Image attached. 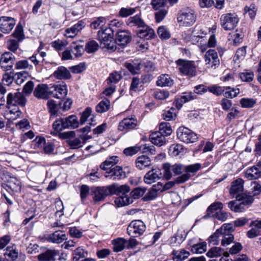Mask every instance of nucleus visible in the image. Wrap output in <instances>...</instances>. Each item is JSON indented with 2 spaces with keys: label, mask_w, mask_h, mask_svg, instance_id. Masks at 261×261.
Returning a JSON list of instances; mask_svg holds the SVG:
<instances>
[{
  "label": "nucleus",
  "mask_w": 261,
  "mask_h": 261,
  "mask_svg": "<svg viewBox=\"0 0 261 261\" xmlns=\"http://www.w3.org/2000/svg\"><path fill=\"white\" fill-rule=\"evenodd\" d=\"M26 102L25 96L20 92H10L8 94L7 107L10 110V114L12 115L10 119L15 120L20 117L21 112L18 106L24 107Z\"/></svg>",
  "instance_id": "1"
},
{
  "label": "nucleus",
  "mask_w": 261,
  "mask_h": 261,
  "mask_svg": "<svg viewBox=\"0 0 261 261\" xmlns=\"http://www.w3.org/2000/svg\"><path fill=\"white\" fill-rule=\"evenodd\" d=\"M115 30L111 28H102L97 32V39L100 42L101 47L108 50L114 51L116 46L112 42Z\"/></svg>",
  "instance_id": "2"
},
{
  "label": "nucleus",
  "mask_w": 261,
  "mask_h": 261,
  "mask_svg": "<svg viewBox=\"0 0 261 261\" xmlns=\"http://www.w3.org/2000/svg\"><path fill=\"white\" fill-rule=\"evenodd\" d=\"M177 19L179 25L190 27L195 22L196 16L193 10L187 7L179 12Z\"/></svg>",
  "instance_id": "3"
},
{
  "label": "nucleus",
  "mask_w": 261,
  "mask_h": 261,
  "mask_svg": "<svg viewBox=\"0 0 261 261\" xmlns=\"http://www.w3.org/2000/svg\"><path fill=\"white\" fill-rule=\"evenodd\" d=\"M180 73L189 77H194L197 74L196 66L193 61L178 59L176 61Z\"/></svg>",
  "instance_id": "4"
},
{
  "label": "nucleus",
  "mask_w": 261,
  "mask_h": 261,
  "mask_svg": "<svg viewBox=\"0 0 261 261\" xmlns=\"http://www.w3.org/2000/svg\"><path fill=\"white\" fill-rule=\"evenodd\" d=\"M114 188V186L106 187H93L91 188L90 193L95 203L103 201L107 196L112 195Z\"/></svg>",
  "instance_id": "5"
},
{
  "label": "nucleus",
  "mask_w": 261,
  "mask_h": 261,
  "mask_svg": "<svg viewBox=\"0 0 261 261\" xmlns=\"http://www.w3.org/2000/svg\"><path fill=\"white\" fill-rule=\"evenodd\" d=\"M177 137L179 140L186 143H193L198 140L196 134L189 128L185 126H180L176 132Z\"/></svg>",
  "instance_id": "6"
},
{
  "label": "nucleus",
  "mask_w": 261,
  "mask_h": 261,
  "mask_svg": "<svg viewBox=\"0 0 261 261\" xmlns=\"http://www.w3.org/2000/svg\"><path fill=\"white\" fill-rule=\"evenodd\" d=\"M234 228L231 223L224 224L220 228L221 231V245L226 246L231 243L234 240V236L232 232Z\"/></svg>",
  "instance_id": "7"
},
{
  "label": "nucleus",
  "mask_w": 261,
  "mask_h": 261,
  "mask_svg": "<svg viewBox=\"0 0 261 261\" xmlns=\"http://www.w3.org/2000/svg\"><path fill=\"white\" fill-rule=\"evenodd\" d=\"M146 226L144 222L140 220H134L129 224L127 231L128 235L135 238L138 237L144 232Z\"/></svg>",
  "instance_id": "8"
},
{
  "label": "nucleus",
  "mask_w": 261,
  "mask_h": 261,
  "mask_svg": "<svg viewBox=\"0 0 261 261\" xmlns=\"http://www.w3.org/2000/svg\"><path fill=\"white\" fill-rule=\"evenodd\" d=\"M220 20L222 28L226 31H229L236 28L239 18L234 14L227 13L221 15Z\"/></svg>",
  "instance_id": "9"
},
{
  "label": "nucleus",
  "mask_w": 261,
  "mask_h": 261,
  "mask_svg": "<svg viewBox=\"0 0 261 261\" xmlns=\"http://www.w3.org/2000/svg\"><path fill=\"white\" fill-rule=\"evenodd\" d=\"M67 92L66 84L62 82L60 84L50 87V97H52L58 99H62L67 95Z\"/></svg>",
  "instance_id": "10"
},
{
  "label": "nucleus",
  "mask_w": 261,
  "mask_h": 261,
  "mask_svg": "<svg viewBox=\"0 0 261 261\" xmlns=\"http://www.w3.org/2000/svg\"><path fill=\"white\" fill-rule=\"evenodd\" d=\"M137 125L138 121L136 117H126L119 122L118 129L119 131L126 133L135 129Z\"/></svg>",
  "instance_id": "11"
},
{
  "label": "nucleus",
  "mask_w": 261,
  "mask_h": 261,
  "mask_svg": "<svg viewBox=\"0 0 261 261\" xmlns=\"http://www.w3.org/2000/svg\"><path fill=\"white\" fill-rule=\"evenodd\" d=\"M201 164L196 163L187 166L185 168L186 173L178 176L176 179V182L177 184L183 183L188 180L191 177V173H195L198 171L201 168Z\"/></svg>",
  "instance_id": "12"
},
{
  "label": "nucleus",
  "mask_w": 261,
  "mask_h": 261,
  "mask_svg": "<svg viewBox=\"0 0 261 261\" xmlns=\"http://www.w3.org/2000/svg\"><path fill=\"white\" fill-rule=\"evenodd\" d=\"M205 64L208 68H216L220 64L217 53L214 49H209L204 55Z\"/></svg>",
  "instance_id": "13"
},
{
  "label": "nucleus",
  "mask_w": 261,
  "mask_h": 261,
  "mask_svg": "<svg viewBox=\"0 0 261 261\" xmlns=\"http://www.w3.org/2000/svg\"><path fill=\"white\" fill-rule=\"evenodd\" d=\"M15 60L14 56L10 52L3 54L1 58L0 64L2 69L6 71H11Z\"/></svg>",
  "instance_id": "14"
},
{
  "label": "nucleus",
  "mask_w": 261,
  "mask_h": 261,
  "mask_svg": "<svg viewBox=\"0 0 261 261\" xmlns=\"http://www.w3.org/2000/svg\"><path fill=\"white\" fill-rule=\"evenodd\" d=\"M15 23L14 18L2 16L0 17V30L4 33H8L13 29Z\"/></svg>",
  "instance_id": "15"
},
{
  "label": "nucleus",
  "mask_w": 261,
  "mask_h": 261,
  "mask_svg": "<svg viewBox=\"0 0 261 261\" xmlns=\"http://www.w3.org/2000/svg\"><path fill=\"white\" fill-rule=\"evenodd\" d=\"M105 176L111 180H118L124 178L125 176V173L121 167L116 166L111 168L109 171H107Z\"/></svg>",
  "instance_id": "16"
},
{
  "label": "nucleus",
  "mask_w": 261,
  "mask_h": 261,
  "mask_svg": "<svg viewBox=\"0 0 261 261\" xmlns=\"http://www.w3.org/2000/svg\"><path fill=\"white\" fill-rule=\"evenodd\" d=\"M33 94L38 99L47 100L49 98V87L47 84H40L35 88Z\"/></svg>",
  "instance_id": "17"
},
{
  "label": "nucleus",
  "mask_w": 261,
  "mask_h": 261,
  "mask_svg": "<svg viewBox=\"0 0 261 261\" xmlns=\"http://www.w3.org/2000/svg\"><path fill=\"white\" fill-rule=\"evenodd\" d=\"M162 175L160 169L158 168L152 169L146 173L144 177V181L145 184L151 185L159 180Z\"/></svg>",
  "instance_id": "18"
},
{
  "label": "nucleus",
  "mask_w": 261,
  "mask_h": 261,
  "mask_svg": "<svg viewBox=\"0 0 261 261\" xmlns=\"http://www.w3.org/2000/svg\"><path fill=\"white\" fill-rule=\"evenodd\" d=\"M244 180L240 178L232 182L229 193L233 198L241 195L240 193L244 190Z\"/></svg>",
  "instance_id": "19"
},
{
  "label": "nucleus",
  "mask_w": 261,
  "mask_h": 261,
  "mask_svg": "<svg viewBox=\"0 0 261 261\" xmlns=\"http://www.w3.org/2000/svg\"><path fill=\"white\" fill-rule=\"evenodd\" d=\"M250 226L252 228L247 232L249 238L252 239L261 235V219L252 221Z\"/></svg>",
  "instance_id": "20"
},
{
  "label": "nucleus",
  "mask_w": 261,
  "mask_h": 261,
  "mask_svg": "<svg viewBox=\"0 0 261 261\" xmlns=\"http://www.w3.org/2000/svg\"><path fill=\"white\" fill-rule=\"evenodd\" d=\"M137 34L139 37L146 40L152 38L155 35L154 30L145 23L137 30Z\"/></svg>",
  "instance_id": "21"
},
{
  "label": "nucleus",
  "mask_w": 261,
  "mask_h": 261,
  "mask_svg": "<svg viewBox=\"0 0 261 261\" xmlns=\"http://www.w3.org/2000/svg\"><path fill=\"white\" fill-rule=\"evenodd\" d=\"M131 40V36L127 31H119L116 35V42L119 45L124 46L127 44Z\"/></svg>",
  "instance_id": "22"
},
{
  "label": "nucleus",
  "mask_w": 261,
  "mask_h": 261,
  "mask_svg": "<svg viewBox=\"0 0 261 261\" xmlns=\"http://www.w3.org/2000/svg\"><path fill=\"white\" fill-rule=\"evenodd\" d=\"M58 80H68L71 77L69 70L64 66L58 67L51 75Z\"/></svg>",
  "instance_id": "23"
},
{
  "label": "nucleus",
  "mask_w": 261,
  "mask_h": 261,
  "mask_svg": "<svg viewBox=\"0 0 261 261\" xmlns=\"http://www.w3.org/2000/svg\"><path fill=\"white\" fill-rule=\"evenodd\" d=\"M84 27L85 23L82 21H79L71 28L66 29L64 35L67 38H73Z\"/></svg>",
  "instance_id": "24"
},
{
  "label": "nucleus",
  "mask_w": 261,
  "mask_h": 261,
  "mask_svg": "<svg viewBox=\"0 0 261 261\" xmlns=\"http://www.w3.org/2000/svg\"><path fill=\"white\" fill-rule=\"evenodd\" d=\"M196 98L197 95L194 93L192 92H185L182 94V95L177 99L176 102V107L178 109H180L182 107L184 103L195 99Z\"/></svg>",
  "instance_id": "25"
},
{
  "label": "nucleus",
  "mask_w": 261,
  "mask_h": 261,
  "mask_svg": "<svg viewBox=\"0 0 261 261\" xmlns=\"http://www.w3.org/2000/svg\"><path fill=\"white\" fill-rule=\"evenodd\" d=\"M64 126L66 129H75L79 127L80 122L76 116L70 115L66 118H63Z\"/></svg>",
  "instance_id": "26"
},
{
  "label": "nucleus",
  "mask_w": 261,
  "mask_h": 261,
  "mask_svg": "<svg viewBox=\"0 0 261 261\" xmlns=\"http://www.w3.org/2000/svg\"><path fill=\"white\" fill-rule=\"evenodd\" d=\"M245 177L248 180H255L261 177V170L255 166L246 170L245 172Z\"/></svg>",
  "instance_id": "27"
},
{
  "label": "nucleus",
  "mask_w": 261,
  "mask_h": 261,
  "mask_svg": "<svg viewBox=\"0 0 261 261\" xmlns=\"http://www.w3.org/2000/svg\"><path fill=\"white\" fill-rule=\"evenodd\" d=\"M46 141L44 137H37L32 142V146L34 149H43L46 153H49V147L45 145Z\"/></svg>",
  "instance_id": "28"
},
{
  "label": "nucleus",
  "mask_w": 261,
  "mask_h": 261,
  "mask_svg": "<svg viewBox=\"0 0 261 261\" xmlns=\"http://www.w3.org/2000/svg\"><path fill=\"white\" fill-rule=\"evenodd\" d=\"M149 138L152 143L156 146H161L166 143L165 136L160 132L152 133Z\"/></svg>",
  "instance_id": "29"
},
{
  "label": "nucleus",
  "mask_w": 261,
  "mask_h": 261,
  "mask_svg": "<svg viewBox=\"0 0 261 261\" xmlns=\"http://www.w3.org/2000/svg\"><path fill=\"white\" fill-rule=\"evenodd\" d=\"M151 165V162L150 159L145 155L139 156L136 161V167L139 170L144 169L145 168L149 167Z\"/></svg>",
  "instance_id": "30"
},
{
  "label": "nucleus",
  "mask_w": 261,
  "mask_h": 261,
  "mask_svg": "<svg viewBox=\"0 0 261 261\" xmlns=\"http://www.w3.org/2000/svg\"><path fill=\"white\" fill-rule=\"evenodd\" d=\"M172 255V259L174 261H184L189 257L190 253L185 249H181L173 250Z\"/></svg>",
  "instance_id": "31"
},
{
  "label": "nucleus",
  "mask_w": 261,
  "mask_h": 261,
  "mask_svg": "<svg viewBox=\"0 0 261 261\" xmlns=\"http://www.w3.org/2000/svg\"><path fill=\"white\" fill-rule=\"evenodd\" d=\"M156 84L161 87L171 86L173 84V81L169 75L162 74L159 77Z\"/></svg>",
  "instance_id": "32"
},
{
  "label": "nucleus",
  "mask_w": 261,
  "mask_h": 261,
  "mask_svg": "<svg viewBox=\"0 0 261 261\" xmlns=\"http://www.w3.org/2000/svg\"><path fill=\"white\" fill-rule=\"evenodd\" d=\"M66 239L65 233L61 230H57L50 235V241L57 244L62 243Z\"/></svg>",
  "instance_id": "33"
},
{
  "label": "nucleus",
  "mask_w": 261,
  "mask_h": 261,
  "mask_svg": "<svg viewBox=\"0 0 261 261\" xmlns=\"http://www.w3.org/2000/svg\"><path fill=\"white\" fill-rule=\"evenodd\" d=\"M127 24L129 27H137L138 29L143 26L145 24L144 21L141 18L140 16L136 15L133 17H129L127 21Z\"/></svg>",
  "instance_id": "34"
},
{
  "label": "nucleus",
  "mask_w": 261,
  "mask_h": 261,
  "mask_svg": "<svg viewBox=\"0 0 261 261\" xmlns=\"http://www.w3.org/2000/svg\"><path fill=\"white\" fill-rule=\"evenodd\" d=\"M88 255V252L85 251L82 247H79L77 248L73 254V261H84L85 258Z\"/></svg>",
  "instance_id": "35"
},
{
  "label": "nucleus",
  "mask_w": 261,
  "mask_h": 261,
  "mask_svg": "<svg viewBox=\"0 0 261 261\" xmlns=\"http://www.w3.org/2000/svg\"><path fill=\"white\" fill-rule=\"evenodd\" d=\"M110 101L105 98L100 101L96 106V111L99 113H105L110 109Z\"/></svg>",
  "instance_id": "36"
},
{
  "label": "nucleus",
  "mask_w": 261,
  "mask_h": 261,
  "mask_svg": "<svg viewBox=\"0 0 261 261\" xmlns=\"http://www.w3.org/2000/svg\"><path fill=\"white\" fill-rule=\"evenodd\" d=\"M111 186H114V188L113 192L112 194H118L120 195H127L130 191V188L129 186L127 185H121L118 186L116 184H113Z\"/></svg>",
  "instance_id": "37"
},
{
  "label": "nucleus",
  "mask_w": 261,
  "mask_h": 261,
  "mask_svg": "<svg viewBox=\"0 0 261 261\" xmlns=\"http://www.w3.org/2000/svg\"><path fill=\"white\" fill-rule=\"evenodd\" d=\"M118 161L117 156H110L100 165V167L103 170H107L109 168V166H113L118 162Z\"/></svg>",
  "instance_id": "38"
},
{
  "label": "nucleus",
  "mask_w": 261,
  "mask_h": 261,
  "mask_svg": "<svg viewBox=\"0 0 261 261\" xmlns=\"http://www.w3.org/2000/svg\"><path fill=\"white\" fill-rule=\"evenodd\" d=\"M82 141L83 143L85 142V137L83 136H80L79 138L69 140L68 143L71 149H77L82 146Z\"/></svg>",
  "instance_id": "39"
},
{
  "label": "nucleus",
  "mask_w": 261,
  "mask_h": 261,
  "mask_svg": "<svg viewBox=\"0 0 261 261\" xmlns=\"http://www.w3.org/2000/svg\"><path fill=\"white\" fill-rule=\"evenodd\" d=\"M236 199L238 201H241L245 207L252 204L254 201L253 196L245 193L237 196Z\"/></svg>",
  "instance_id": "40"
},
{
  "label": "nucleus",
  "mask_w": 261,
  "mask_h": 261,
  "mask_svg": "<svg viewBox=\"0 0 261 261\" xmlns=\"http://www.w3.org/2000/svg\"><path fill=\"white\" fill-rule=\"evenodd\" d=\"M185 149L183 146L180 144H173L169 148V153L172 156H177L183 154Z\"/></svg>",
  "instance_id": "41"
},
{
  "label": "nucleus",
  "mask_w": 261,
  "mask_h": 261,
  "mask_svg": "<svg viewBox=\"0 0 261 261\" xmlns=\"http://www.w3.org/2000/svg\"><path fill=\"white\" fill-rule=\"evenodd\" d=\"M223 253L226 257L228 256V253L227 252L224 253L223 250L220 247H214L209 250L206 255L209 257L213 258L220 256Z\"/></svg>",
  "instance_id": "42"
},
{
  "label": "nucleus",
  "mask_w": 261,
  "mask_h": 261,
  "mask_svg": "<svg viewBox=\"0 0 261 261\" xmlns=\"http://www.w3.org/2000/svg\"><path fill=\"white\" fill-rule=\"evenodd\" d=\"M127 241L123 238H118L114 241L113 250L118 252L123 250L126 246Z\"/></svg>",
  "instance_id": "43"
},
{
  "label": "nucleus",
  "mask_w": 261,
  "mask_h": 261,
  "mask_svg": "<svg viewBox=\"0 0 261 261\" xmlns=\"http://www.w3.org/2000/svg\"><path fill=\"white\" fill-rule=\"evenodd\" d=\"M238 200L236 201H231L228 203V207L229 208L234 211L236 213L242 212L244 211L246 207L243 205V204L241 202H238Z\"/></svg>",
  "instance_id": "44"
},
{
  "label": "nucleus",
  "mask_w": 261,
  "mask_h": 261,
  "mask_svg": "<svg viewBox=\"0 0 261 261\" xmlns=\"http://www.w3.org/2000/svg\"><path fill=\"white\" fill-rule=\"evenodd\" d=\"M184 240L185 238L183 237L182 232L178 230L174 236L171 238L170 243L172 246H178Z\"/></svg>",
  "instance_id": "45"
},
{
  "label": "nucleus",
  "mask_w": 261,
  "mask_h": 261,
  "mask_svg": "<svg viewBox=\"0 0 261 261\" xmlns=\"http://www.w3.org/2000/svg\"><path fill=\"white\" fill-rule=\"evenodd\" d=\"M224 89L223 95L226 98H232L236 97L240 93V89L238 88L226 87H224Z\"/></svg>",
  "instance_id": "46"
},
{
  "label": "nucleus",
  "mask_w": 261,
  "mask_h": 261,
  "mask_svg": "<svg viewBox=\"0 0 261 261\" xmlns=\"http://www.w3.org/2000/svg\"><path fill=\"white\" fill-rule=\"evenodd\" d=\"M221 232L220 228L213 234L211 235L208 239L209 244L212 245H218L220 241L221 240Z\"/></svg>",
  "instance_id": "47"
},
{
  "label": "nucleus",
  "mask_w": 261,
  "mask_h": 261,
  "mask_svg": "<svg viewBox=\"0 0 261 261\" xmlns=\"http://www.w3.org/2000/svg\"><path fill=\"white\" fill-rule=\"evenodd\" d=\"M124 67H126L132 74H137L140 69V63L135 62H126L124 63Z\"/></svg>",
  "instance_id": "48"
},
{
  "label": "nucleus",
  "mask_w": 261,
  "mask_h": 261,
  "mask_svg": "<svg viewBox=\"0 0 261 261\" xmlns=\"http://www.w3.org/2000/svg\"><path fill=\"white\" fill-rule=\"evenodd\" d=\"M206 250V244L205 242L194 244L191 247V251L193 253L201 254Z\"/></svg>",
  "instance_id": "49"
},
{
  "label": "nucleus",
  "mask_w": 261,
  "mask_h": 261,
  "mask_svg": "<svg viewBox=\"0 0 261 261\" xmlns=\"http://www.w3.org/2000/svg\"><path fill=\"white\" fill-rule=\"evenodd\" d=\"M223 208V204L221 202H215L211 204L207 209V215L208 216H213V213L217 210Z\"/></svg>",
  "instance_id": "50"
},
{
  "label": "nucleus",
  "mask_w": 261,
  "mask_h": 261,
  "mask_svg": "<svg viewBox=\"0 0 261 261\" xmlns=\"http://www.w3.org/2000/svg\"><path fill=\"white\" fill-rule=\"evenodd\" d=\"M146 191V188L138 187L134 189L129 195L134 199H138L143 196Z\"/></svg>",
  "instance_id": "51"
},
{
  "label": "nucleus",
  "mask_w": 261,
  "mask_h": 261,
  "mask_svg": "<svg viewBox=\"0 0 261 261\" xmlns=\"http://www.w3.org/2000/svg\"><path fill=\"white\" fill-rule=\"evenodd\" d=\"M106 22V18L102 17H99L95 20L93 21L90 24L91 28L94 30L104 28L103 27Z\"/></svg>",
  "instance_id": "52"
},
{
  "label": "nucleus",
  "mask_w": 261,
  "mask_h": 261,
  "mask_svg": "<svg viewBox=\"0 0 261 261\" xmlns=\"http://www.w3.org/2000/svg\"><path fill=\"white\" fill-rule=\"evenodd\" d=\"M161 236V232H156L153 235L151 233H149L143 237V240H148V244L147 245H151L155 243Z\"/></svg>",
  "instance_id": "53"
},
{
  "label": "nucleus",
  "mask_w": 261,
  "mask_h": 261,
  "mask_svg": "<svg viewBox=\"0 0 261 261\" xmlns=\"http://www.w3.org/2000/svg\"><path fill=\"white\" fill-rule=\"evenodd\" d=\"M160 132L165 136H168L172 133L171 125L167 122H162L159 126Z\"/></svg>",
  "instance_id": "54"
},
{
  "label": "nucleus",
  "mask_w": 261,
  "mask_h": 261,
  "mask_svg": "<svg viewBox=\"0 0 261 261\" xmlns=\"http://www.w3.org/2000/svg\"><path fill=\"white\" fill-rule=\"evenodd\" d=\"M53 128L57 133H59L63 129H66L64 126L63 118L57 119L53 124Z\"/></svg>",
  "instance_id": "55"
},
{
  "label": "nucleus",
  "mask_w": 261,
  "mask_h": 261,
  "mask_svg": "<svg viewBox=\"0 0 261 261\" xmlns=\"http://www.w3.org/2000/svg\"><path fill=\"white\" fill-rule=\"evenodd\" d=\"M240 103L243 108H251L256 103V100L253 98H243L240 100Z\"/></svg>",
  "instance_id": "56"
},
{
  "label": "nucleus",
  "mask_w": 261,
  "mask_h": 261,
  "mask_svg": "<svg viewBox=\"0 0 261 261\" xmlns=\"http://www.w3.org/2000/svg\"><path fill=\"white\" fill-rule=\"evenodd\" d=\"M5 254L10 257L12 260H15L17 257L18 252L15 246H9L7 248Z\"/></svg>",
  "instance_id": "57"
},
{
  "label": "nucleus",
  "mask_w": 261,
  "mask_h": 261,
  "mask_svg": "<svg viewBox=\"0 0 261 261\" xmlns=\"http://www.w3.org/2000/svg\"><path fill=\"white\" fill-rule=\"evenodd\" d=\"M207 91L210 92L211 93L217 95L219 96L223 94V92L225 91L224 87H222L221 86H219L218 85H215L207 87Z\"/></svg>",
  "instance_id": "58"
},
{
  "label": "nucleus",
  "mask_w": 261,
  "mask_h": 261,
  "mask_svg": "<svg viewBox=\"0 0 261 261\" xmlns=\"http://www.w3.org/2000/svg\"><path fill=\"white\" fill-rule=\"evenodd\" d=\"M98 46L95 41L91 40L87 43L85 48L88 53H93L98 49Z\"/></svg>",
  "instance_id": "59"
},
{
  "label": "nucleus",
  "mask_w": 261,
  "mask_h": 261,
  "mask_svg": "<svg viewBox=\"0 0 261 261\" xmlns=\"http://www.w3.org/2000/svg\"><path fill=\"white\" fill-rule=\"evenodd\" d=\"M157 33L159 37L163 39H167L170 37L169 32L164 26L159 27Z\"/></svg>",
  "instance_id": "60"
},
{
  "label": "nucleus",
  "mask_w": 261,
  "mask_h": 261,
  "mask_svg": "<svg viewBox=\"0 0 261 261\" xmlns=\"http://www.w3.org/2000/svg\"><path fill=\"white\" fill-rule=\"evenodd\" d=\"M175 109L171 108L168 111H165L162 114L163 118L166 121H170L173 119L175 117Z\"/></svg>",
  "instance_id": "61"
},
{
  "label": "nucleus",
  "mask_w": 261,
  "mask_h": 261,
  "mask_svg": "<svg viewBox=\"0 0 261 261\" xmlns=\"http://www.w3.org/2000/svg\"><path fill=\"white\" fill-rule=\"evenodd\" d=\"M92 112V109L88 107L81 113L80 120L81 124H83L86 122L88 118L91 116Z\"/></svg>",
  "instance_id": "62"
},
{
  "label": "nucleus",
  "mask_w": 261,
  "mask_h": 261,
  "mask_svg": "<svg viewBox=\"0 0 261 261\" xmlns=\"http://www.w3.org/2000/svg\"><path fill=\"white\" fill-rule=\"evenodd\" d=\"M13 73L10 71L9 73L7 72L3 74L2 79V85L10 86L13 81Z\"/></svg>",
  "instance_id": "63"
},
{
  "label": "nucleus",
  "mask_w": 261,
  "mask_h": 261,
  "mask_svg": "<svg viewBox=\"0 0 261 261\" xmlns=\"http://www.w3.org/2000/svg\"><path fill=\"white\" fill-rule=\"evenodd\" d=\"M251 192H249V194L252 196L258 195L261 192V185L256 181L251 182Z\"/></svg>",
  "instance_id": "64"
}]
</instances>
